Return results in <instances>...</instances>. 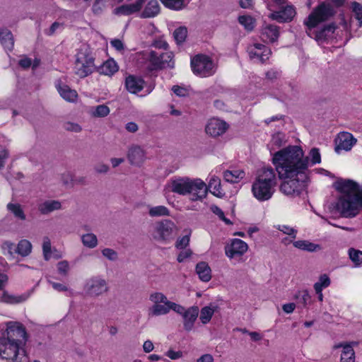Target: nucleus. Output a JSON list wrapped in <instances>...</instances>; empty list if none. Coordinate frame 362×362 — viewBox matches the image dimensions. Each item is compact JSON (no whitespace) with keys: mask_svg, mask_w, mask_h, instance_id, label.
Instances as JSON below:
<instances>
[{"mask_svg":"<svg viewBox=\"0 0 362 362\" xmlns=\"http://www.w3.org/2000/svg\"><path fill=\"white\" fill-rule=\"evenodd\" d=\"M273 164L282 181L280 191L285 195L296 197L304 188L303 178L308 168V158L303 157L300 146H289L274 154Z\"/></svg>","mask_w":362,"mask_h":362,"instance_id":"f257e3e1","label":"nucleus"},{"mask_svg":"<svg viewBox=\"0 0 362 362\" xmlns=\"http://www.w3.org/2000/svg\"><path fill=\"white\" fill-rule=\"evenodd\" d=\"M334 187L340 193L336 204L337 210L341 216L353 218L362 206V188L351 180L340 179L334 183Z\"/></svg>","mask_w":362,"mask_h":362,"instance_id":"f03ea898","label":"nucleus"},{"mask_svg":"<svg viewBox=\"0 0 362 362\" xmlns=\"http://www.w3.org/2000/svg\"><path fill=\"white\" fill-rule=\"evenodd\" d=\"M277 184L276 174L271 167L261 169L252 185L251 191L255 199L260 202L270 199Z\"/></svg>","mask_w":362,"mask_h":362,"instance_id":"7ed1b4c3","label":"nucleus"},{"mask_svg":"<svg viewBox=\"0 0 362 362\" xmlns=\"http://www.w3.org/2000/svg\"><path fill=\"white\" fill-rule=\"evenodd\" d=\"M344 3V0H326L321 2L308 16L305 24L310 29L320 23L328 21L335 14V9Z\"/></svg>","mask_w":362,"mask_h":362,"instance_id":"20e7f679","label":"nucleus"},{"mask_svg":"<svg viewBox=\"0 0 362 362\" xmlns=\"http://www.w3.org/2000/svg\"><path fill=\"white\" fill-rule=\"evenodd\" d=\"M95 69L93 50L88 44H82L77 50L75 61V74L80 78L91 74Z\"/></svg>","mask_w":362,"mask_h":362,"instance_id":"39448f33","label":"nucleus"},{"mask_svg":"<svg viewBox=\"0 0 362 362\" xmlns=\"http://www.w3.org/2000/svg\"><path fill=\"white\" fill-rule=\"evenodd\" d=\"M0 358L9 362L27 361L25 348L2 337H0Z\"/></svg>","mask_w":362,"mask_h":362,"instance_id":"423d86ee","label":"nucleus"},{"mask_svg":"<svg viewBox=\"0 0 362 362\" xmlns=\"http://www.w3.org/2000/svg\"><path fill=\"white\" fill-rule=\"evenodd\" d=\"M1 337L23 348L25 347L29 338L25 327L17 321L6 322V329Z\"/></svg>","mask_w":362,"mask_h":362,"instance_id":"0eeeda50","label":"nucleus"},{"mask_svg":"<svg viewBox=\"0 0 362 362\" xmlns=\"http://www.w3.org/2000/svg\"><path fill=\"white\" fill-rule=\"evenodd\" d=\"M110 290L107 280L101 276H93L86 280L83 285L85 294L90 298H98Z\"/></svg>","mask_w":362,"mask_h":362,"instance_id":"6e6552de","label":"nucleus"},{"mask_svg":"<svg viewBox=\"0 0 362 362\" xmlns=\"http://www.w3.org/2000/svg\"><path fill=\"white\" fill-rule=\"evenodd\" d=\"M191 67L194 74L201 77L212 76L216 66L211 58L204 54H197L191 59Z\"/></svg>","mask_w":362,"mask_h":362,"instance_id":"1a4fd4ad","label":"nucleus"},{"mask_svg":"<svg viewBox=\"0 0 362 362\" xmlns=\"http://www.w3.org/2000/svg\"><path fill=\"white\" fill-rule=\"evenodd\" d=\"M149 300L152 303V305L148 310V317H158L169 313L170 301L163 293H152L149 296Z\"/></svg>","mask_w":362,"mask_h":362,"instance_id":"9d476101","label":"nucleus"},{"mask_svg":"<svg viewBox=\"0 0 362 362\" xmlns=\"http://www.w3.org/2000/svg\"><path fill=\"white\" fill-rule=\"evenodd\" d=\"M175 230V224L170 220H163L155 223L152 235L160 243H167L172 238Z\"/></svg>","mask_w":362,"mask_h":362,"instance_id":"9b49d317","label":"nucleus"},{"mask_svg":"<svg viewBox=\"0 0 362 362\" xmlns=\"http://www.w3.org/2000/svg\"><path fill=\"white\" fill-rule=\"evenodd\" d=\"M148 60L154 69H173L175 66L174 54L172 52H158L151 51Z\"/></svg>","mask_w":362,"mask_h":362,"instance_id":"f8f14e48","label":"nucleus"},{"mask_svg":"<svg viewBox=\"0 0 362 362\" xmlns=\"http://www.w3.org/2000/svg\"><path fill=\"white\" fill-rule=\"evenodd\" d=\"M188 191L187 194L191 195V200L202 201L208 194V187L202 180L189 178Z\"/></svg>","mask_w":362,"mask_h":362,"instance_id":"ddd939ff","label":"nucleus"},{"mask_svg":"<svg viewBox=\"0 0 362 362\" xmlns=\"http://www.w3.org/2000/svg\"><path fill=\"white\" fill-rule=\"evenodd\" d=\"M334 141V151L339 154L342 151H350L356 144L357 139L348 132H342L337 134Z\"/></svg>","mask_w":362,"mask_h":362,"instance_id":"4468645a","label":"nucleus"},{"mask_svg":"<svg viewBox=\"0 0 362 362\" xmlns=\"http://www.w3.org/2000/svg\"><path fill=\"white\" fill-rule=\"evenodd\" d=\"M248 250L247 244L240 239H233L230 244L225 247L226 255L229 259L242 257Z\"/></svg>","mask_w":362,"mask_h":362,"instance_id":"2eb2a0df","label":"nucleus"},{"mask_svg":"<svg viewBox=\"0 0 362 362\" xmlns=\"http://www.w3.org/2000/svg\"><path fill=\"white\" fill-rule=\"evenodd\" d=\"M247 53L251 59H255L263 63L269 58L272 52L265 45L255 43L247 47Z\"/></svg>","mask_w":362,"mask_h":362,"instance_id":"dca6fc26","label":"nucleus"},{"mask_svg":"<svg viewBox=\"0 0 362 362\" xmlns=\"http://www.w3.org/2000/svg\"><path fill=\"white\" fill-rule=\"evenodd\" d=\"M189 177H179L171 179L165 185V188L170 192H174L180 195L187 194Z\"/></svg>","mask_w":362,"mask_h":362,"instance_id":"f3484780","label":"nucleus"},{"mask_svg":"<svg viewBox=\"0 0 362 362\" xmlns=\"http://www.w3.org/2000/svg\"><path fill=\"white\" fill-rule=\"evenodd\" d=\"M228 128V124L225 121L214 117L207 122L205 132L212 137H217L223 134Z\"/></svg>","mask_w":362,"mask_h":362,"instance_id":"a211bd4d","label":"nucleus"},{"mask_svg":"<svg viewBox=\"0 0 362 362\" xmlns=\"http://www.w3.org/2000/svg\"><path fill=\"white\" fill-rule=\"evenodd\" d=\"M146 0H136L132 4H124L114 9L113 13L117 16H129L141 11Z\"/></svg>","mask_w":362,"mask_h":362,"instance_id":"6ab92c4d","label":"nucleus"},{"mask_svg":"<svg viewBox=\"0 0 362 362\" xmlns=\"http://www.w3.org/2000/svg\"><path fill=\"white\" fill-rule=\"evenodd\" d=\"M358 344L356 341L340 343L334 345V349L341 348L340 362H355V351L353 346Z\"/></svg>","mask_w":362,"mask_h":362,"instance_id":"aec40b11","label":"nucleus"},{"mask_svg":"<svg viewBox=\"0 0 362 362\" xmlns=\"http://www.w3.org/2000/svg\"><path fill=\"white\" fill-rule=\"evenodd\" d=\"M129 163L134 165H141L146 160V152L139 146H132L127 153Z\"/></svg>","mask_w":362,"mask_h":362,"instance_id":"412c9836","label":"nucleus"},{"mask_svg":"<svg viewBox=\"0 0 362 362\" xmlns=\"http://www.w3.org/2000/svg\"><path fill=\"white\" fill-rule=\"evenodd\" d=\"M160 11L158 0H146L141 9L140 17L142 18H154Z\"/></svg>","mask_w":362,"mask_h":362,"instance_id":"4be33fe9","label":"nucleus"},{"mask_svg":"<svg viewBox=\"0 0 362 362\" xmlns=\"http://www.w3.org/2000/svg\"><path fill=\"white\" fill-rule=\"evenodd\" d=\"M295 15V8L292 6H287L279 11L272 13L269 18L282 23L291 21Z\"/></svg>","mask_w":362,"mask_h":362,"instance_id":"5701e85b","label":"nucleus"},{"mask_svg":"<svg viewBox=\"0 0 362 362\" xmlns=\"http://www.w3.org/2000/svg\"><path fill=\"white\" fill-rule=\"evenodd\" d=\"M56 88L61 97L67 102L75 103L77 100V92L74 89H71L67 85L63 84L60 81H59L56 84Z\"/></svg>","mask_w":362,"mask_h":362,"instance_id":"b1692460","label":"nucleus"},{"mask_svg":"<svg viewBox=\"0 0 362 362\" xmlns=\"http://www.w3.org/2000/svg\"><path fill=\"white\" fill-rule=\"evenodd\" d=\"M144 86V81L141 77H136L129 75L126 78L125 87L131 93H137L140 92Z\"/></svg>","mask_w":362,"mask_h":362,"instance_id":"393cba45","label":"nucleus"},{"mask_svg":"<svg viewBox=\"0 0 362 362\" xmlns=\"http://www.w3.org/2000/svg\"><path fill=\"white\" fill-rule=\"evenodd\" d=\"M199 315V308L197 306L190 307L182 315L184 320V327L187 331H190Z\"/></svg>","mask_w":362,"mask_h":362,"instance_id":"a878e982","label":"nucleus"},{"mask_svg":"<svg viewBox=\"0 0 362 362\" xmlns=\"http://www.w3.org/2000/svg\"><path fill=\"white\" fill-rule=\"evenodd\" d=\"M279 35L278 27L274 25H265L261 32V37L264 42H274Z\"/></svg>","mask_w":362,"mask_h":362,"instance_id":"bb28decb","label":"nucleus"},{"mask_svg":"<svg viewBox=\"0 0 362 362\" xmlns=\"http://www.w3.org/2000/svg\"><path fill=\"white\" fill-rule=\"evenodd\" d=\"M38 211L41 214L47 215L54 211L62 209V204L58 200H45L38 205Z\"/></svg>","mask_w":362,"mask_h":362,"instance_id":"cd10ccee","label":"nucleus"},{"mask_svg":"<svg viewBox=\"0 0 362 362\" xmlns=\"http://www.w3.org/2000/svg\"><path fill=\"white\" fill-rule=\"evenodd\" d=\"M30 295L29 292L21 295H11L4 291L0 296V301L10 304L21 303L27 300Z\"/></svg>","mask_w":362,"mask_h":362,"instance_id":"c85d7f7f","label":"nucleus"},{"mask_svg":"<svg viewBox=\"0 0 362 362\" xmlns=\"http://www.w3.org/2000/svg\"><path fill=\"white\" fill-rule=\"evenodd\" d=\"M119 69L118 65L112 59H107L98 68V72L100 74L106 76H112Z\"/></svg>","mask_w":362,"mask_h":362,"instance_id":"c756f323","label":"nucleus"},{"mask_svg":"<svg viewBox=\"0 0 362 362\" xmlns=\"http://www.w3.org/2000/svg\"><path fill=\"white\" fill-rule=\"evenodd\" d=\"M245 176V173L243 170L235 169L233 170H226L223 173L224 180L230 183H238Z\"/></svg>","mask_w":362,"mask_h":362,"instance_id":"7c9ffc66","label":"nucleus"},{"mask_svg":"<svg viewBox=\"0 0 362 362\" xmlns=\"http://www.w3.org/2000/svg\"><path fill=\"white\" fill-rule=\"evenodd\" d=\"M196 272L202 281L208 282L211 279V269L208 264L204 262H201L197 264Z\"/></svg>","mask_w":362,"mask_h":362,"instance_id":"2f4dec72","label":"nucleus"},{"mask_svg":"<svg viewBox=\"0 0 362 362\" xmlns=\"http://www.w3.org/2000/svg\"><path fill=\"white\" fill-rule=\"evenodd\" d=\"M208 191L210 190L211 193L218 197H222L225 193L221 189V180L216 176L211 177L207 185Z\"/></svg>","mask_w":362,"mask_h":362,"instance_id":"473e14b6","label":"nucleus"},{"mask_svg":"<svg viewBox=\"0 0 362 362\" xmlns=\"http://www.w3.org/2000/svg\"><path fill=\"white\" fill-rule=\"evenodd\" d=\"M148 215L149 216L161 217V216H169L170 215V210L163 205L158 206H148Z\"/></svg>","mask_w":362,"mask_h":362,"instance_id":"72a5a7b5","label":"nucleus"},{"mask_svg":"<svg viewBox=\"0 0 362 362\" xmlns=\"http://www.w3.org/2000/svg\"><path fill=\"white\" fill-rule=\"evenodd\" d=\"M81 240L83 245L89 249H93L98 245V238L93 233H87L81 235Z\"/></svg>","mask_w":362,"mask_h":362,"instance_id":"f704fd0d","label":"nucleus"},{"mask_svg":"<svg viewBox=\"0 0 362 362\" xmlns=\"http://www.w3.org/2000/svg\"><path fill=\"white\" fill-rule=\"evenodd\" d=\"M0 41L6 49L9 50L12 49L14 41L13 35L10 30L7 29L0 30Z\"/></svg>","mask_w":362,"mask_h":362,"instance_id":"c9c22d12","label":"nucleus"},{"mask_svg":"<svg viewBox=\"0 0 362 362\" xmlns=\"http://www.w3.org/2000/svg\"><path fill=\"white\" fill-rule=\"evenodd\" d=\"M293 246L302 250L308 252H314L320 250L321 247L320 245L313 243L308 240H297L293 243Z\"/></svg>","mask_w":362,"mask_h":362,"instance_id":"e433bc0d","label":"nucleus"},{"mask_svg":"<svg viewBox=\"0 0 362 362\" xmlns=\"http://www.w3.org/2000/svg\"><path fill=\"white\" fill-rule=\"evenodd\" d=\"M167 8L179 11L185 8L188 4L186 0H160Z\"/></svg>","mask_w":362,"mask_h":362,"instance_id":"4c0bfd02","label":"nucleus"},{"mask_svg":"<svg viewBox=\"0 0 362 362\" xmlns=\"http://www.w3.org/2000/svg\"><path fill=\"white\" fill-rule=\"evenodd\" d=\"M32 251V244L28 240H21L17 245L16 252L22 257L28 256Z\"/></svg>","mask_w":362,"mask_h":362,"instance_id":"58836bf2","label":"nucleus"},{"mask_svg":"<svg viewBox=\"0 0 362 362\" xmlns=\"http://www.w3.org/2000/svg\"><path fill=\"white\" fill-rule=\"evenodd\" d=\"M336 26L334 24L328 25L324 27L316 34L317 40H326L330 38L334 32Z\"/></svg>","mask_w":362,"mask_h":362,"instance_id":"ea45409f","label":"nucleus"},{"mask_svg":"<svg viewBox=\"0 0 362 362\" xmlns=\"http://www.w3.org/2000/svg\"><path fill=\"white\" fill-rule=\"evenodd\" d=\"M110 110L105 105H99L91 108L90 114L93 117H105L110 114Z\"/></svg>","mask_w":362,"mask_h":362,"instance_id":"a19ab883","label":"nucleus"},{"mask_svg":"<svg viewBox=\"0 0 362 362\" xmlns=\"http://www.w3.org/2000/svg\"><path fill=\"white\" fill-rule=\"evenodd\" d=\"M349 259L356 267H358L362 264V251L355 248H349L348 250Z\"/></svg>","mask_w":362,"mask_h":362,"instance_id":"79ce46f5","label":"nucleus"},{"mask_svg":"<svg viewBox=\"0 0 362 362\" xmlns=\"http://www.w3.org/2000/svg\"><path fill=\"white\" fill-rule=\"evenodd\" d=\"M214 312L215 308L211 306H205L202 308L200 312L199 317V319L202 321V322L203 324L208 323L211 320Z\"/></svg>","mask_w":362,"mask_h":362,"instance_id":"37998d69","label":"nucleus"},{"mask_svg":"<svg viewBox=\"0 0 362 362\" xmlns=\"http://www.w3.org/2000/svg\"><path fill=\"white\" fill-rule=\"evenodd\" d=\"M330 285V279L327 275L323 274L320 276L319 281L314 284V288L316 293H320L323 288Z\"/></svg>","mask_w":362,"mask_h":362,"instance_id":"c03bdc74","label":"nucleus"},{"mask_svg":"<svg viewBox=\"0 0 362 362\" xmlns=\"http://www.w3.org/2000/svg\"><path fill=\"white\" fill-rule=\"evenodd\" d=\"M7 209L12 212L16 218L23 221L25 219V215L20 204L10 203L7 205Z\"/></svg>","mask_w":362,"mask_h":362,"instance_id":"a18cd8bd","label":"nucleus"},{"mask_svg":"<svg viewBox=\"0 0 362 362\" xmlns=\"http://www.w3.org/2000/svg\"><path fill=\"white\" fill-rule=\"evenodd\" d=\"M173 36L177 43L180 44L183 42L187 36V28L185 26L179 27L174 31Z\"/></svg>","mask_w":362,"mask_h":362,"instance_id":"49530a36","label":"nucleus"},{"mask_svg":"<svg viewBox=\"0 0 362 362\" xmlns=\"http://www.w3.org/2000/svg\"><path fill=\"white\" fill-rule=\"evenodd\" d=\"M303 157L308 158V165L310 164V163L312 165H315L320 163L321 162V156L319 149L316 148H313L310 151L308 156L305 157L303 156Z\"/></svg>","mask_w":362,"mask_h":362,"instance_id":"de8ad7c7","label":"nucleus"},{"mask_svg":"<svg viewBox=\"0 0 362 362\" xmlns=\"http://www.w3.org/2000/svg\"><path fill=\"white\" fill-rule=\"evenodd\" d=\"M351 9L356 19L358 21V26H362V4L353 1L351 3Z\"/></svg>","mask_w":362,"mask_h":362,"instance_id":"09e8293b","label":"nucleus"},{"mask_svg":"<svg viewBox=\"0 0 362 362\" xmlns=\"http://www.w3.org/2000/svg\"><path fill=\"white\" fill-rule=\"evenodd\" d=\"M42 252L45 259L47 261L49 260L51 258L52 246L51 241L48 237L43 238Z\"/></svg>","mask_w":362,"mask_h":362,"instance_id":"8fccbe9b","label":"nucleus"},{"mask_svg":"<svg viewBox=\"0 0 362 362\" xmlns=\"http://www.w3.org/2000/svg\"><path fill=\"white\" fill-rule=\"evenodd\" d=\"M239 23L247 30H252L254 28V19L249 16H241L238 18Z\"/></svg>","mask_w":362,"mask_h":362,"instance_id":"3c124183","label":"nucleus"},{"mask_svg":"<svg viewBox=\"0 0 362 362\" xmlns=\"http://www.w3.org/2000/svg\"><path fill=\"white\" fill-rule=\"evenodd\" d=\"M286 143V137L285 135L282 133L278 132L274 134L272 136V140H271V144L276 146V147H280L283 144Z\"/></svg>","mask_w":362,"mask_h":362,"instance_id":"603ef678","label":"nucleus"},{"mask_svg":"<svg viewBox=\"0 0 362 362\" xmlns=\"http://www.w3.org/2000/svg\"><path fill=\"white\" fill-rule=\"evenodd\" d=\"M105 0H95L92 6V11L94 13V14L99 15L105 11Z\"/></svg>","mask_w":362,"mask_h":362,"instance_id":"864d4df0","label":"nucleus"},{"mask_svg":"<svg viewBox=\"0 0 362 362\" xmlns=\"http://www.w3.org/2000/svg\"><path fill=\"white\" fill-rule=\"evenodd\" d=\"M101 252L103 257H105V258L110 261H115L118 258L117 252L113 249L107 247L104 248L103 250H102Z\"/></svg>","mask_w":362,"mask_h":362,"instance_id":"5fc2aeb1","label":"nucleus"},{"mask_svg":"<svg viewBox=\"0 0 362 362\" xmlns=\"http://www.w3.org/2000/svg\"><path fill=\"white\" fill-rule=\"evenodd\" d=\"M211 211L217 215L222 221H223L226 224L230 225L232 222L227 218H226L223 211L217 206L213 205L211 206Z\"/></svg>","mask_w":362,"mask_h":362,"instance_id":"6e6d98bb","label":"nucleus"},{"mask_svg":"<svg viewBox=\"0 0 362 362\" xmlns=\"http://www.w3.org/2000/svg\"><path fill=\"white\" fill-rule=\"evenodd\" d=\"M58 272L63 276H66L69 270V264L68 261L63 260L57 263Z\"/></svg>","mask_w":362,"mask_h":362,"instance_id":"4d7b16f0","label":"nucleus"},{"mask_svg":"<svg viewBox=\"0 0 362 362\" xmlns=\"http://www.w3.org/2000/svg\"><path fill=\"white\" fill-rule=\"evenodd\" d=\"M279 230L283 232L284 234H286L291 236L292 238H296L297 230L293 228H291L288 226L282 225L279 226Z\"/></svg>","mask_w":362,"mask_h":362,"instance_id":"13d9d810","label":"nucleus"},{"mask_svg":"<svg viewBox=\"0 0 362 362\" xmlns=\"http://www.w3.org/2000/svg\"><path fill=\"white\" fill-rule=\"evenodd\" d=\"M189 243V236L185 235L182 238L178 239L176 242L175 246L178 249H185Z\"/></svg>","mask_w":362,"mask_h":362,"instance_id":"bf43d9fd","label":"nucleus"},{"mask_svg":"<svg viewBox=\"0 0 362 362\" xmlns=\"http://www.w3.org/2000/svg\"><path fill=\"white\" fill-rule=\"evenodd\" d=\"M172 90L176 95L180 97H185L188 95L187 90L185 88L179 86H173Z\"/></svg>","mask_w":362,"mask_h":362,"instance_id":"052dcab7","label":"nucleus"},{"mask_svg":"<svg viewBox=\"0 0 362 362\" xmlns=\"http://www.w3.org/2000/svg\"><path fill=\"white\" fill-rule=\"evenodd\" d=\"M64 129L67 131L74 132H80L82 130L81 127L78 124L73 122L65 123Z\"/></svg>","mask_w":362,"mask_h":362,"instance_id":"680f3d73","label":"nucleus"},{"mask_svg":"<svg viewBox=\"0 0 362 362\" xmlns=\"http://www.w3.org/2000/svg\"><path fill=\"white\" fill-rule=\"evenodd\" d=\"M165 356L172 360H177V359L181 358L183 356V354L181 351H176L173 349H169L165 353Z\"/></svg>","mask_w":362,"mask_h":362,"instance_id":"e2e57ef3","label":"nucleus"},{"mask_svg":"<svg viewBox=\"0 0 362 362\" xmlns=\"http://www.w3.org/2000/svg\"><path fill=\"white\" fill-rule=\"evenodd\" d=\"M171 310H173V311H175L177 314L181 315L182 316L184 315V313L187 310L181 305H179V304H177V303H175L174 302L170 301V311Z\"/></svg>","mask_w":362,"mask_h":362,"instance_id":"0e129e2a","label":"nucleus"},{"mask_svg":"<svg viewBox=\"0 0 362 362\" xmlns=\"http://www.w3.org/2000/svg\"><path fill=\"white\" fill-rule=\"evenodd\" d=\"M94 170L98 174H105L110 170V167L105 163H98L94 167Z\"/></svg>","mask_w":362,"mask_h":362,"instance_id":"69168bd1","label":"nucleus"},{"mask_svg":"<svg viewBox=\"0 0 362 362\" xmlns=\"http://www.w3.org/2000/svg\"><path fill=\"white\" fill-rule=\"evenodd\" d=\"M192 254V252L190 249H185L179 253L177 259L179 262H182L186 259L189 258Z\"/></svg>","mask_w":362,"mask_h":362,"instance_id":"338daca9","label":"nucleus"},{"mask_svg":"<svg viewBox=\"0 0 362 362\" xmlns=\"http://www.w3.org/2000/svg\"><path fill=\"white\" fill-rule=\"evenodd\" d=\"M49 283L54 290L59 292L67 291L69 289L68 287L63 284L57 283L52 281H49Z\"/></svg>","mask_w":362,"mask_h":362,"instance_id":"774afa93","label":"nucleus"}]
</instances>
